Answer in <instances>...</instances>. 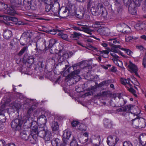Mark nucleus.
<instances>
[{"label":"nucleus","instance_id":"cd10ccee","mask_svg":"<svg viewBox=\"0 0 146 146\" xmlns=\"http://www.w3.org/2000/svg\"><path fill=\"white\" fill-rule=\"evenodd\" d=\"M59 4L58 3H57L56 4L54 3L51 8V11L53 12L54 13H56L59 11Z\"/></svg>","mask_w":146,"mask_h":146},{"label":"nucleus","instance_id":"ea45409f","mask_svg":"<svg viewBox=\"0 0 146 146\" xmlns=\"http://www.w3.org/2000/svg\"><path fill=\"white\" fill-rule=\"evenodd\" d=\"M129 110H117V113L123 115H125L128 113Z\"/></svg>","mask_w":146,"mask_h":146},{"label":"nucleus","instance_id":"1a4fd4ad","mask_svg":"<svg viewBox=\"0 0 146 146\" xmlns=\"http://www.w3.org/2000/svg\"><path fill=\"white\" fill-rule=\"evenodd\" d=\"M67 141L63 139V142L61 143L60 141L58 138L53 139L51 141L53 146H66L67 144Z\"/></svg>","mask_w":146,"mask_h":146},{"label":"nucleus","instance_id":"e2e57ef3","mask_svg":"<svg viewBox=\"0 0 146 146\" xmlns=\"http://www.w3.org/2000/svg\"><path fill=\"white\" fill-rule=\"evenodd\" d=\"M110 70L113 72H115L116 71V69L115 66H113L110 69Z\"/></svg>","mask_w":146,"mask_h":146},{"label":"nucleus","instance_id":"13d9d810","mask_svg":"<svg viewBox=\"0 0 146 146\" xmlns=\"http://www.w3.org/2000/svg\"><path fill=\"white\" fill-rule=\"evenodd\" d=\"M51 10V6L50 5H47L45 7V11L46 12H48Z\"/></svg>","mask_w":146,"mask_h":146},{"label":"nucleus","instance_id":"4468645a","mask_svg":"<svg viewBox=\"0 0 146 146\" xmlns=\"http://www.w3.org/2000/svg\"><path fill=\"white\" fill-rule=\"evenodd\" d=\"M110 54L113 57L112 60L114 63L119 66L121 67L122 66V62L118 59V56L114 53H110Z\"/></svg>","mask_w":146,"mask_h":146},{"label":"nucleus","instance_id":"f8f14e48","mask_svg":"<svg viewBox=\"0 0 146 146\" xmlns=\"http://www.w3.org/2000/svg\"><path fill=\"white\" fill-rule=\"evenodd\" d=\"M22 123L23 122L20 119H16L13 121L11 122V126L12 128H16L18 129V127L20 128Z\"/></svg>","mask_w":146,"mask_h":146},{"label":"nucleus","instance_id":"b1692460","mask_svg":"<svg viewBox=\"0 0 146 146\" xmlns=\"http://www.w3.org/2000/svg\"><path fill=\"white\" fill-rule=\"evenodd\" d=\"M71 132L70 131L66 129L64 131L63 135V139H68L71 135Z\"/></svg>","mask_w":146,"mask_h":146},{"label":"nucleus","instance_id":"2eb2a0df","mask_svg":"<svg viewBox=\"0 0 146 146\" xmlns=\"http://www.w3.org/2000/svg\"><path fill=\"white\" fill-rule=\"evenodd\" d=\"M37 121L38 124L44 126H43V128H44V126L47 122L46 117L44 115H42L37 118Z\"/></svg>","mask_w":146,"mask_h":146},{"label":"nucleus","instance_id":"49530a36","mask_svg":"<svg viewBox=\"0 0 146 146\" xmlns=\"http://www.w3.org/2000/svg\"><path fill=\"white\" fill-rule=\"evenodd\" d=\"M34 58L33 56H30L28 58L27 62L29 64H32L34 62Z\"/></svg>","mask_w":146,"mask_h":146},{"label":"nucleus","instance_id":"5fc2aeb1","mask_svg":"<svg viewBox=\"0 0 146 146\" xmlns=\"http://www.w3.org/2000/svg\"><path fill=\"white\" fill-rule=\"evenodd\" d=\"M58 31V32H62L63 31V30H54L53 31H49V33L52 35H55L56 34V32Z\"/></svg>","mask_w":146,"mask_h":146},{"label":"nucleus","instance_id":"e433bc0d","mask_svg":"<svg viewBox=\"0 0 146 146\" xmlns=\"http://www.w3.org/2000/svg\"><path fill=\"white\" fill-rule=\"evenodd\" d=\"M36 50H38H38H39L40 53H41L44 51V50H42V46H44L43 44L42 45H40L41 46H40V45L38 44L37 43H36Z\"/></svg>","mask_w":146,"mask_h":146},{"label":"nucleus","instance_id":"c85d7f7f","mask_svg":"<svg viewBox=\"0 0 146 146\" xmlns=\"http://www.w3.org/2000/svg\"><path fill=\"white\" fill-rule=\"evenodd\" d=\"M59 4L58 3H57L56 4L54 3L51 8V11L53 12L54 13H56L59 11Z\"/></svg>","mask_w":146,"mask_h":146},{"label":"nucleus","instance_id":"3c124183","mask_svg":"<svg viewBox=\"0 0 146 146\" xmlns=\"http://www.w3.org/2000/svg\"><path fill=\"white\" fill-rule=\"evenodd\" d=\"M140 142L142 146H144L146 144V139L145 138H143L142 140H140Z\"/></svg>","mask_w":146,"mask_h":146},{"label":"nucleus","instance_id":"2f4dec72","mask_svg":"<svg viewBox=\"0 0 146 146\" xmlns=\"http://www.w3.org/2000/svg\"><path fill=\"white\" fill-rule=\"evenodd\" d=\"M82 34L80 33H77L76 32H73L72 34L70 35V38L73 39L76 38H78L79 36H81Z\"/></svg>","mask_w":146,"mask_h":146},{"label":"nucleus","instance_id":"de8ad7c7","mask_svg":"<svg viewBox=\"0 0 146 146\" xmlns=\"http://www.w3.org/2000/svg\"><path fill=\"white\" fill-rule=\"evenodd\" d=\"M27 48V46L24 47L18 53V55L19 56H21L25 52Z\"/></svg>","mask_w":146,"mask_h":146},{"label":"nucleus","instance_id":"9b49d317","mask_svg":"<svg viewBox=\"0 0 146 146\" xmlns=\"http://www.w3.org/2000/svg\"><path fill=\"white\" fill-rule=\"evenodd\" d=\"M127 67L129 69V70L131 72L134 73L136 75H138L137 73L138 69L137 66L133 64L131 61L129 62V63L127 66Z\"/></svg>","mask_w":146,"mask_h":146},{"label":"nucleus","instance_id":"6e6d98bb","mask_svg":"<svg viewBox=\"0 0 146 146\" xmlns=\"http://www.w3.org/2000/svg\"><path fill=\"white\" fill-rule=\"evenodd\" d=\"M33 112V110H28L27 113V117L29 118L32 115Z\"/></svg>","mask_w":146,"mask_h":146},{"label":"nucleus","instance_id":"7ed1b4c3","mask_svg":"<svg viewBox=\"0 0 146 146\" xmlns=\"http://www.w3.org/2000/svg\"><path fill=\"white\" fill-rule=\"evenodd\" d=\"M74 6L69 5L68 7H62L58 12V15L60 17L65 18L68 16L70 13H72L73 9H74Z\"/></svg>","mask_w":146,"mask_h":146},{"label":"nucleus","instance_id":"4d7b16f0","mask_svg":"<svg viewBox=\"0 0 146 146\" xmlns=\"http://www.w3.org/2000/svg\"><path fill=\"white\" fill-rule=\"evenodd\" d=\"M79 123V122L78 121H73L72 122L71 124L73 127H75Z\"/></svg>","mask_w":146,"mask_h":146},{"label":"nucleus","instance_id":"774afa93","mask_svg":"<svg viewBox=\"0 0 146 146\" xmlns=\"http://www.w3.org/2000/svg\"><path fill=\"white\" fill-rule=\"evenodd\" d=\"M5 146H16L15 144L13 143H8Z\"/></svg>","mask_w":146,"mask_h":146},{"label":"nucleus","instance_id":"f3484780","mask_svg":"<svg viewBox=\"0 0 146 146\" xmlns=\"http://www.w3.org/2000/svg\"><path fill=\"white\" fill-rule=\"evenodd\" d=\"M97 32L101 35H107L110 33L109 29L107 28H100L99 29Z\"/></svg>","mask_w":146,"mask_h":146},{"label":"nucleus","instance_id":"a211bd4d","mask_svg":"<svg viewBox=\"0 0 146 146\" xmlns=\"http://www.w3.org/2000/svg\"><path fill=\"white\" fill-rule=\"evenodd\" d=\"M82 31L90 35L92 34V32L94 31L93 30L91 29V27H88L86 25H84V26L82 27Z\"/></svg>","mask_w":146,"mask_h":146},{"label":"nucleus","instance_id":"09e8293b","mask_svg":"<svg viewBox=\"0 0 146 146\" xmlns=\"http://www.w3.org/2000/svg\"><path fill=\"white\" fill-rule=\"evenodd\" d=\"M137 38H138V37H135L134 38H133V36H129L125 38V40L127 42H130V40L132 39H136Z\"/></svg>","mask_w":146,"mask_h":146},{"label":"nucleus","instance_id":"6e6552de","mask_svg":"<svg viewBox=\"0 0 146 146\" xmlns=\"http://www.w3.org/2000/svg\"><path fill=\"white\" fill-rule=\"evenodd\" d=\"M119 139L115 136H109L107 138V143L110 146H114L118 141Z\"/></svg>","mask_w":146,"mask_h":146},{"label":"nucleus","instance_id":"4c0bfd02","mask_svg":"<svg viewBox=\"0 0 146 146\" xmlns=\"http://www.w3.org/2000/svg\"><path fill=\"white\" fill-rule=\"evenodd\" d=\"M87 127L84 124H82L80 125L78 129L82 131H85L87 130Z\"/></svg>","mask_w":146,"mask_h":146},{"label":"nucleus","instance_id":"20e7f679","mask_svg":"<svg viewBox=\"0 0 146 146\" xmlns=\"http://www.w3.org/2000/svg\"><path fill=\"white\" fill-rule=\"evenodd\" d=\"M74 6L69 5L68 7H62L58 12V15L60 17L65 18L68 16L70 13H72L73 9H74Z\"/></svg>","mask_w":146,"mask_h":146},{"label":"nucleus","instance_id":"bb28decb","mask_svg":"<svg viewBox=\"0 0 146 146\" xmlns=\"http://www.w3.org/2000/svg\"><path fill=\"white\" fill-rule=\"evenodd\" d=\"M121 82L122 84L125 85L126 87H128V86L131 87V84H130V82L128 80L125 78H121Z\"/></svg>","mask_w":146,"mask_h":146},{"label":"nucleus","instance_id":"412c9836","mask_svg":"<svg viewBox=\"0 0 146 146\" xmlns=\"http://www.w3.org/2000/svg\"><path fill=\"white\" fill-rule=\"evenodd\" d=\"M50 125L53 131L58 130L59 129V125L57 121L54 120L50 123Z\"/></svg>","mask_w":146,"mask_h":146},{"label":"nucleus","instance_id":"dca6fc26","mask_svg":"<svg viewBox=\"0 0 146 146\" xmlns=\"http://www.w3.org/2000/svg\"><path fill=\"white\" fill-rule=\"evenodd\" d=\"M130 30L129 27L125 24H122L118 29V31L123 33H128L129 32Z\"/></svg>","mask_w":146,"mask_h":146},{"label":"nucleus","instance_id":"a18cd8bd","mask_svg":"<svg viewBox=\"0 0 146 146\" xmlns=\"http://www.w3.org/2000/svg\"><path fill=\"white\" fill-rule=\"evenodd\" d=\"M142 24H141L139 23L137 24L135 26V28L137 30H140L143 29L142 27Z\"/></svg>","mask_w":146,"mask_h":146},{"label":"nucleus","instance_id":"5701e85b","mask_svg":"<svg viewBox=\"0 0 146 146\" xmlns=\"http://www.w3.org/2000/svg\"><path fill=\"white\" fill-rule=\"evenodd\" d=\"M7 13L9 15H14L16 14V11L13 7L11 6L7 8Z\"/></svg>","mask_w":146,"mask_h":146},{"label":"nucleus","instance_id":"39448f33","mask_svg":"<svg viewBox=\"0 0 146 146\" xmlns=\"http://www.w3.org/2000/svg\"><path fill=\"white\" fill-rule=\"evenodd\" d=\"M38 136L43 138L45 141H49L52 138V133L48 130L44 128H41L39 131Z\"/></svg>","mask_w":146,"mask_h":146},{"label":"nucleus","instance_id":"603ef678","mask_svg":"<svg viewBox=\"0 0 146 146\" xmlns=\"http://www.w3.org/2000/svg\"><path fill=\"white\" fill-rule=\"evenodd\" d=\"M123 146H133L131 143L129 141L125 142L123 144Z\"/></svg>","mask_w":146,"mask_h":146},{"label":"nucleus","instance_id":"58836bf2","mask_svg":"<svg viewBox=\"0 0 146 146\" xmlns=\"http://www.w3.org/2000/svg\"><path fill=\"white\" fill-rule=\"evenodd\" d=\"M84 16V13L83 12L78 11L77 12L76 16L80 19H82Z\"/></svg>","mask_w":146,"mask_h":146},{"label":"nucleus","instance_id":"a19ab883","mask_svg":"<svg viewBox=\"0 0 146 146\" xmlns=\"http://www.w3.org/2000/svg\"><path fill=\"white\" fill-rule=\"evenodd\" d=\"M100 138L97 137L96 139L93 140V143L95 146H98L99 145L100 143Z\"/></svg>","mask_w":146,"mask_h":146},{"label":"nucleus","instance_id":"c9c22d12","mask_svg":"<svg viewBox=\"0 0 146 146\" xmlns=\"http://www.w3.org/2000/svg\"><path fill=\"white\" fill-rule=\"evenodd\" d=\"M58 35L60 36L62 39L66 40L68 41L69 40L68 36V35L66 34L61 33H58Z\"/></svg>","mask_w":146,"mask_h":146},{"label":"nucleus","instance_id":"72a5a7b5","mask_svg":"<svg viewBox=\"0 0 146 146\" xmlns=\"http://www.w3.org/2000/svg\"><path fill=\"white\" fill-rule=\"evenodd\" d=\"M110 42H109V44L110 46L113 47L114 45H116L115 44L119 43V42L116 40L115 39H111L109 40Z\"/></svg>","mask_w":146,"mask_h":146},{"label":"nucleus","instance_id":"79ce46f5","mask_svg":"<svg viewBox=\"0 0 146 146\" xmlns=\"http://www.w3.org/2000/svg\"><path fill=\"white\" fill-rule=\"evenodd\" d=\"M131 87L128 86V87H127L128 88V90L130 92L132 93L135 96L137 97V94H135V91Z\"/></svg>","mask_w":146,"mask_h":146},{"label":"nucleus","instance_id":"7c9ffc66","mask_svg":"<svg viewBox=\"0 0 146 146\" xmlns=\"http://www.w3.org/2000/svg\"><path fill=\"white\" fill-rule=\"evenodd\" d=\"M99 51L100 52L99 54L101 56L105 58L108 57V54L109 53V52L108 50H104Z\"/></svg>","mask_w":146,"mask_h":146},{"label":"nucleus","instance_id":"8fccbe9b","mask_svg":"<svg viewBox=\"0 0 146 146\" xmlns=\"http://www.w3.org/2000/svg\"><path fill=\"white\" fill-rule=\"evenodd\" d=\"M90 61H88L86 60L82 61V63L85 66H89L91 65V64L90 63Z\"/></svg>","mask_w":146,"mask_h":146},{"label":"nucleus","instance_id":"69168bd1","mask_svg":"<svg viewBox=\"0 0 146 146\" xmlns=\"http://www.w3.org/2000/svg\"><path fill=\"white\" fill-rule=\"evenodd\" d=\"M110 82H111V81L110 80H108L107 81H103V84H105L106 85L107 84L110 83Z\"/></svg>","mask_w":146,"mask_h":146},{"label":"nucleus","instance_id":"f704fd0d","mask_svg":"<svg viewBox=\"0 0 146 146\" xmlns=\"http://www.w3.org/2000/svg\"><path fill=\"white\" fill-rule=\"evenodd\" d=\"M57 40L52 39L49 41L48 45V48H51L57 42Z\"/></svg>","mask_w":146,"mask_h":146},{"label":"nucleus","instance_id":"680f3d73","mask_svg":"<svg viewBox=\"0 0 146 146\" xmlns=\"http://www.w3.org/2000/svg\"><path fill=\"white\" fill-rule=\"evenodd\" d=\"M89 47L92 49L93 50L97 51L98 50L97 48L95 46H93L92 45H90L89 46Z\"/></svg>","mask_w":146,"mask_h":146},{"label":"nucleus","instance_id":"4be33fe9","mask_svg":"<svg viewBox=\"0 0 146 146\" xmlns=\"http://www.w3.org/2000/svg\"><path fill=\"white\" fill-rule=\"evenodd\" d=\"M0 18L1 19H3L5 20H11L14 22H17L18 20L15 17L5 16L4 15H0Z\"/></svg>","mask_w":146,"mask_h":146},{"label":"nucleus","instance_id":"37998d69","mask_svg":"<svg viewBox=\"0 0 146 146\" xmlns=\"http://www.w3.org/2000/svg\"><path fill=\"white\" fill-rule=\"evenodd\" d=\"M70 146H79L77 141L75 139H73V140L70 143Z\"/></svg>","mask_w":146,"mask_h":146},{"label":"nucleus","instance_id":"0e129e2a","mask_svg":"<svg viewBox=\"0 0 146 146\" xmlns=\"http://www.w3.org/2000/svg\"><path fill=\"white\" fill-rule=\"evenodd\" d=\"M136 48L141 50H142L143 49V47L141 45H137Z\"/></svg>","mask_w":146,"mask_h":146},{"label":"nucleus","instance_id":"0eeeda50","mask_svg":"<svg viewBox=\"0 0 146 146\" xmlns=\"http://www.w3.org/2000/svg\"><path fill=\"white\" fill-rule=\"evenodd\" d=\"M32 36L33 34L31 32L23 33L20 39L21 44L22 45H25L29 40Z\"/></svg>","mask_w":146,"mask_h":146},{"label":"nucleus","instance_id":"473e14b6","mask_svg":"<svg viewBox=\"0 0 146 146\" xmlns=\"http://www.w3.org/2000/svg\"><path fill=\"white\" fill-rule=\"evenodd\" d=\"M104 124L105 127L107 128H111L112 126V124L110 121L108 119L104 120Z\"/></svg>","mask_w":146,"mask_h":146},{"label":"nucleus","instance_id":"c756f323","mask_svg":"<svg viewBox=\"0 0 146 146\" xmlns=\"http://www.w3.org/2000/svg\"><path fill=\"white\" fill-rule=\"evenodd\" d=\"M80 72V70L79 69L74 71L69 74L67 76V78H73L74 77V76L78 74Z\"/></svg>","mask_w":146,"mask_h":146},{"label":"nucleus","instance_id":"f03ea898","mask_svg":"<svg viewBox=\"0 0 146 146\" xmlns=\"http://www.w3.org/2000/svg\"><path fill=\"white\" fill-rule=\"evenodd\" d=\"M91 12L94 15H98L101 14L103 17H105L107 15L104 7L100 3H98L93 7L91 9Z\"/></svg>","mask_w":146,"mask_h":146},{"label":"nucleus","instance_id":"393cba45","mask_svg":"<svg viewBox=\"0 0 146 146\" xmlns=\"http://www.w3.org/2000/svg\"><path fill=\"white\" fill-rule=\"evenodd\" d=\"M139 127L143 128L145 126L146 121L144 118L139 116Z\"/></svg>","mask_w":146,"mask_h":146},{"label":"nucleus","instance_id":"ddd939ff","mask_svg":"<svg viewBox=\"0 0 146 146\" xmlns=\"http://www.w3.org/2000/svg\"><path fill=\"white\" fill-rule=\"evenodd\" d=\"M20 136L23 139L27 140L31 137L30 133L27 130H21L20 131Z\"/></svg>","mask_w":146,"mask_h":146},{"label":"nucleus","instance_id":"6ab92c4d","mask_svg":"<svg viewBox=\"0 0 146 146\" xmlns=\"http://www.w3.org/2000/svg\"><path fill=\"white\" fill-rule=\"evenodd\" d=\"M117 48H119L121 49V46L120 45H114V46L113 47L111 48V51L113 52L112 53H114L115 54V53H118L119 54H121V56H125L122 55V53L119 50H118Z\"/></svg>","mask_w":146,"mask_h":146},{"label":"nucleus","instance_id":"423d86ee","mask_svg":"<svg viewBox=\"0 0 146 146\" xmlns=\"http://www.w3.org/2000/svg\"><path fill=\"white\" fill-rule=\"evenodd\" d=\"M124 5L128 8V10L132 15H135L136 13L135 6L134 2L131 0H123Z\"/></svg>","mask_w":146,"mask_h":146},{"label":"nucleus","instance_id":"052dcab7","mask_svg":"<svg viewBox=\"0 0 146 146\" xmlns=\"http://www.w3.org/2000/svg\"><path fill=\"white\" fill-rule=\"evenodd\" d=\"M133 107H134V106L133 105H127L126 106V109H127L128 110H130V109L134 108H133Z\"/></svg>","mask_w":146,"mask_h":146},{"label":"nucleus","instance_id":"bf43d9fd","mask_svg":"<svg viewBox=\"0 0 146 146\" xmlns=\"http://www.w3.org/2000/svg\"><path fill=\"white\" fill-rule=\"evenodd\" d=\"M0 5H1L2 7L4 9H6L7 8V5L3 3H0Z\"/></svg>","mask_w":146,"mask_h":146},{"label":"nucleus","instance_id":"864d4df0","mask_svg":"<svg viewBox=\"0 0 146 146\" xmlns=\"http://www.w3.org/2000/svg\"><path fill=\"white\" fill-rule=\"evenodd\" d=\"M143 65L145 68L146 67V54L145 53V55L143 57Z\"/></svg>","mask_w":146,"mask_h":146},{"label":"nucleus","instance_id":"a878e982","mask_svg":"<svg viewBox=\"0 0 146 146\" xmlns=\"http://www.w3.org/2000/svg\"><path fill=\"white\" fill-rule=\"evenodd\" d=\"M39 131H38L36 128L35 129H32L31 131V133H30L31 137V136L33 139L35 138L36 136L38 135V133Z\"/></svg>","mask_w":146,"mask_h":146},{"label":"nucleus","instance_id":"338daca9","mask_svg":"<svg viewBox=\"0 0 146 146\" xmlns=\"http://www.w3.org/2000/svg\"><path fill=\"white\" fill-rule=\"evenodd\" d=\"M88 139L87 138L86 139H85L84 141H82V138H81V139H80L79 140V141L81 143H84L88 141Z\"/></svg>","mask_w":146,"mask_h":146},{"label":"nucleus","instance_id":"f257e3e1","mask_svg":"<svg viewBox=\"0 0 146 146\" xmlns=\"http://www.w3.org/2000/svg\"><path fill=\"white\" fill-rule=\"evenodd\" d=\"M3 101H4L3 104H0V110L3 109H5L6 110H9V109L19 110L20 109L21 106L20 102H18L12 103L9 104V103L11 102V100L9 98H7L6 99L4 98Z\"/></svg>","mask_w":146,"mask_h":146},{"label":"nucleus","instance_id":"c03bdc74","mask_svg":"<svg viewBox=\"0 0 146 146\" xmlns=\"http://www.w3.org/2000/svg\"><path fill=\"white\" fill-rule=\"evenodd\" d=\"M121 49L122 50L125 51L127 53V54L128 55H131L133 53L130 50L124 48H121Z\"/></svg>","mask_w":146,"mask_h":146},{"label":"nucleus","instance_id":"aec40b11","mask_svg":"<svg viewBox=\"0 0 146 146\" xmlns=\"http://www.w3.org/2000/svg\"><path fill=\"white\" fill-rule=\"evenodd\" d=\"M4 38L6 39H9L12 36V33L11 31L7 30L4 31L3 34Z\"/></svg>","mask_w":146,"mask_h":146},{"label":"nucleus","instance_id":"9d476101","mask_svg":"<svg viewBox=\"0 0 146 146\" xmlns=\"http://www.w3.org/2000/svg\"><path fill=\"white\" fill-rule=\"evenodd\" d=\"M141 110H138V111L133 113L134 115H136L137 116V117L133 119L132 121V124L135 127H139V116L140 115Z\"/></svg>","mask_w":146,"mask_h":146}]
</instances>
